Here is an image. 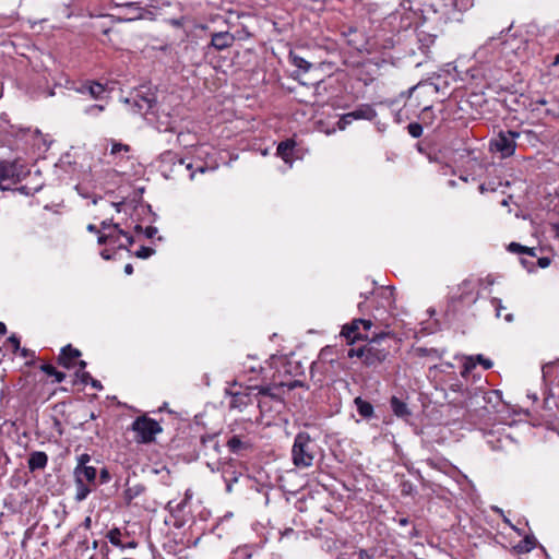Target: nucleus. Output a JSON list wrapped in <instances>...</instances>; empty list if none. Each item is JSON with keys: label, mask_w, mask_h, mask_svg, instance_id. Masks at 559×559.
Instances as JSON below:
<instances>
[{"label": "nucleus", "mask_w": 559, "mask_h": 559, "mask_svg": "<svg viewBox=\"0 0 559 559\" xmlns=\"http://www.w3.org/2000/svg\"><path fill=\"white\" fill-rule=\"evenodd\" d=\"M420 14L412 8L409 0H405L391 13H389L382 22V28L393 33L406 35L420 21Z\"/></svg>", "instance_id": "f257e3e1"}, {"label": "nucleus", "mask_w": 559, "mask_h": 559, "mask_svg": "<svg viewBox=\"0 0 559 559\" xmlns=\"http://www.w3.org/2000/svg\"><path fill=\"white\" fill-rule=\"evenodd\" d=\"M388 336L386 333H380L371 338H368L367 344L358 348H350L347 352L349 358L358 357L362 360V364L367 367H376L382 364L388 355L389 348L383 347L381 342Z\"/></svg>", "instance_id": "f03ea898"}, {"label": "nucleus", "mask_w": 559, "mask_h": 559, "mask_svg": "<svg viewBox=\"0 0 559 559\" xmlns=\"http://www.w3.org/2000/svg\"><path fill=\"white\" fill-rule=\"evenodd\" d=\"M314 440L308 432H298L295 436L292 448V460L296 467L306 468L313 464L314 460Z\"/></svg>", "instance_id": "7ed1b4c3"}, {"label": "nucleus", "mask_w": 559, "mask_h": 559, "mask_svg": "<svg viewBox=\"0 0 559 559\" xmlns=\"http://www.w3.org/2000/svg\"><path fill=\"white\" fill-rule=\"evenodd\" d=\"M404 41L407 51L415 55L417 51L428 57L430 47L436 41V35L427 32L423 26L415 25L408 34L404 35Z\"/></svg>", "instance_id": "20e7f679"}, {"label": "nucleus", "mask_w": 559, "mask_h": 559, "mask_svg": "<svg viewBox=\"0 0 559 559\" xmlns=\"http://www.w3.org/2000/svg\"><path fill=\"white\" fill-rule=\"evenodd\" d=\"M29 174V169L19 160L0 162V190H10Z\"/></svg>", "instance_id": "39448f33"}, {"label": "nucleus", "mask_w": 559, "mask_h": 559, "mask_svg": "<svg viewBox=\"0 0 559 559\" xmlns=\"http://www.w3.org/2000/svg\"><path fill=\"white\" fill-rule=\"evenodd\" d=\"M131 429L136 433L135 440L139 443L153 442L156 435L163 431L159 423L147 416L138 417L132 423Z\"/></svg>", "instance_id": "423d86ee"}, {"label": "nucleus", "mask_w": 559, "mask_h": 559, "mask_svg": "<svg viewBox=\"0 0 559 559\" xmlns=\"http://www.w3.org/2000/svg\"><path fill=\"white\" fill-rule=\"evenodd\" d=\"M484 281L481 278H466L459 286L457 292L452 296L453 301H459L463 305H473L479 297V289Z\"/></svg>", "instance_id": "0eeeda50"}, {"label": "nucleus", "mask_w": 559, "mask_h": 559, "mask_svg": "<svg viewBox=\"0 0 559 559\" xmlns=\"http://www.w3.org/2000/svg\"><path fill=\"white\" fill-rule=\"evenodd\" d=\"M520 133L516 131H501L490 142V151L499 153L501 158L512 156L516 148V139Z\"/></svg>", "instance_id": "6e6552de"}, {"label": "nucleus", "mask_w": 559, "mask_h": 559, "mask_svg": "<svg viewBox=\"0 0 559 559\" xmlns=\"http://www.w3.org/2000/svg\"><path fill=\"white\" fill-rule=\"evenodd\" d=\"M473 5L474 0H438L431 8L441 16L451 19L455 12H465Z\"/></svg>", "instance_id": "1a4fd4ad"}, {"label": "nucleus", "mask_w": 559, "mask_h": 559, "mask_svg": "<svg viewBox=\"0 0 559 559\" xmlns=\"http://www.w3.org/2000/svg\"><path fill=\"white\" fill-rule=\"evenodd\" d=\"M361 326L365 332H368L372 326V322L365 319H354L352 322L343 325L341 336H343L348 344H354L359 340H368L369 336L360 332Z\"/></svg>", "instance_id": "9d476101"}, {"label": "nucleus", "mask_w": 559, "mask_h": 559, "mask_svg": "<svg viewBox=\"0 0 559 559\" xmlns=\"http://www.w3.org/2000/svg\"><path fill=\"white\" fill-rule=\"evenodd\" d=\"M226 447L233 454L245 455L248 451L252 450L253 441L249 433L233 430L226 441Z\"/></svg>", "instance_id": "9b49d317"}, {"label": "nucleus", "mask_w": 559, "mask_h": 559, "mask_svg": "<svg viewBox=\"0 0 559 559\" xmlns=\"http://www.w3.org/2000/svg\"><path fill=\"white\" fill-rule=\"evenodd\" d=\"M237 386L236 383L233 384L230 389L226 390V393L230 395L229 406L230 408L242 411L247 405L252 403V399L248 389L243 391L234 390Z\"/></svg>", "instance_id": "f8f14e48"}, {"label": "nucleus", "mask_w": 559, "mask_h": 559, "mask_svg": "<svg viewBox=\"0 0 559 559\" xmlns=\"http://www.w3.org/2000/svg\"><path fill=\"white\" fill-rule=\"evenodd\" d=\"M235 36L229 32H216L211 34V41L207 48H213L217 51L225 50L231 47L235 43Z\"/></svg>", "instance_id": "ddd939ff"}, {"label": "nucleus", "mask_w": 559, "mask_h": 559, "mask_svg": "<svg viewBox=\"0 0 559 559\" xmlns=\"http://www.w3.org/2000/svg\"><path fill=\"white\" fill-rule=\"evenodd\" d=\"M80 356L81 352L69 344L61 348V352L58 357V362L62 367L71 369L75 366V361Z\"/></svg>", "instance_id": "4468645a"}, {"label": "nucleus", "mask_w": 559, "mask_h": 559, "mask_svg": "<svg viewBox=\"0 0 559 559\" xmlns=\"http://www.w3.org/2000/svg\"><path fill=\"white\" fill-rule=\"evenodd\" d=\"M377 117V111L373 105L360 104L353 111L347 112V118L354 120H373Z\"/></svg>", "instance_id": "2eb2a0df"}, {"label": "nucleus", "mask_w": 559, "mask_h": 559, "mask_svg": "<svg viewBox=\"0 0 559 559\" xmlns=\"http://www.w3.org/2000/svg\"><path fill=\"white\" fill-rule=\"evenodd\" d=\"M127 103H132V106L135 108V111L142 115H147L150 111L153 112V109L155 107L153 98L141 96L139 94L134 95L131 99H127Z\"/></svg>", "instance_id": "dca6fc26"}, {"label": "nucleus", "mask_w": 559, "mask_h": 559, "mask_svg": "<svg viewBox=\"0 0 559 559\" xmlns=\"http://www.w3.org/2000/svg\"><path fill=\"white\" fill-rule=\"evenodd\" d=\"M476 361L479 362L486 370L490 369L493 365L490 359L485 358L481 354L469 356L465 359L461 374L465 377L472 369L476 367Z\"/></svg>", "instance_id": "f3484780"}, {"label": "nucleus", "mask_w": 559, "mask_h": 559, "mask_svg": "<svg viewBox=\"0 0 559 559\" xmlns=\"http://www.w3.org/2000/svg\"><path fill=\"white\" fill-rule=\"evenodd\" d=\"M176 127V119L165 110L160 112L157 111L156 115V129L159 132H169L174 131Z\"/></svg>", "instance_id": "a211bd4d"}, {"label": "nucleus", "mask_w": 559, "mask_h": 559, "mask_svg": "<svg viewBox=\"0 0 559 559\" xmlns=\"http://www.w3.org/2000/svg\"><path fill=\"white\" fill-rule=\"evenodd\" d=\"M296 146L294 140L282 141L276 148V155L292 166L293 154Z\"/></svg>", "instance_id": "6ab92c4d"}, {"label": "nucleus", "mask_w": 559, "mask_h": 559, "mask_svg": "<svg viewBox=\"0 0 559 559\" xmlns=\"http://www.w3.org/2000/svg\"><path fill=\"white\" fill-rule=\"evenodd\" d=\"M159 163H160V167L164 168L163 174L167 178L168 176L165 173L168 169V166L176 165V164L183 165L185 159L178 157V155L171 151H165L159 156Z\"/></svg>", "instance_id": "aec40b11"}, {"label": "nucleus", "mask_w": 559, "mask_h": 559, "mask_svg": "<svg viewBox=\"0 0 559 559\" xmlns=\"http://www.w3.org/2000/svg\"><path fill=\"white\" fill-rule=\"evenodd\" d=\"M48 463V456L43 451H35L29 454L28 468L33 472L36 469L45 468Z\"/></svg>", "instance_id": "412c9836"}, {"label": "nucleus", "mask_w": 559, "mask_h": 559, "mask_svg": "<svg viewBox=\"0 0 559 559\" xmlns=\"http://www.w3.org/2000/svg\"><path fill=\"white\" fill-rule=\"evenodd\" d=\"M217 471L222 472V477L226 483V491L231 492L234 483H237L238 480L236 471H234L231 466L226 463L222 464L221 467H217Z\"/></svg>", "instance_id": "4be33fe9"}, {"label": "nucleus", "mask_w": 559, "mask_h": 559, "mask_svg": "<svg viewBox=\"0 0 559 559\" xmlns=\"http://www.w3.org/2000/svg\"><path fill=\"white\" fill-rule=\"evenodd\" d=\"M120 537H121V532L118 527H114L107 533V538H108L109 543L116 547H119L120 549L135 548L138 546V543L134 540L123 544V543H121Z\"/></svg>", "instance_id": "5701e85b"}, {"label": "nucleus", "mask_w": 559, "mask_h": 559, "mask_svg": "<svg viewBox=\"0 0 559 559\" xmlns=\"http://www.w3.org/2000/svg\"><path fill=\"white\" fill-rule=\"evenodd\" d=\"M354 404L357 408V412L358 414L365 418V419H370L373 417L374 415V408L372 406V404L366 400H364L362 397L360 396H357L355 400H354Z\"/></svg>", "instance_id": "b1692460"}, {"label": "nucleus", "mask_w": 559, "mask_h": 559, "mask_svg": "<svg viewBox=\"0 0 559 559\" xmlns=\"http://www.w3.org/2000/svg\"><path fill=\"white\" fill-rule=\"evenodd\" d=\"M390 406H391L393 414L396 417L405 418V417L411 416V411H409L407 404L396 396L391 397Z\"/></svg>", "instance_id": "393cba45"}, {"label": "nucleus", "mask_w": 559, "mask_h": 559, "mask_svg": "<svg viewBox=\"0 0 559 559\" xmlns=\"http://www.w3.org/2000/svg\"><path fill=\"white\" fill-rule=\"evenodd\" d=\"M110 235H112V238L108 239L109 246L112 249H127V245L121 240L123 238V235H126V231L122 230L119 225H115L111 227V230L108 231Z\"/></svg>", "instance_id": "a878e982"}, {"label": "nucleus", "mask_w": 559, "mask_h": 559, "mask_svg": "<svg viewBox=\"0 0 559 559\" xmlns=\"http://www.w3.org/2000/svg\"><path fill=\"white\" fill-rule=\"evenodd\" d=\"M81 93H87L92 98L99 99L105 93V86L98 82H88L80 90Z\"/></svg>", "instance_id": "bb28decb"}, {"label": "nucleus", "mask_w": 559, "mask_h": 559, "mask_svg": "<svg viewBox=\"0 0 559 559\" xmlns=\"http://www.w3.org/2000/svg\"><path fill=\"white\" fill-rule=\"evenodd\" d=\"M97 475V471L94 466H76L74 469V477L82 481H94Z\"/></svg>", "instance_id": "cd10ccee"}, {"label": "nucleus", "mask_w": 559, "mask_h": 559, "mask_svg": "<svg viewBox=\"0 0 559 559\" xmlns=\"http://www.w3.org/2000/svg\"><path fill=\"white\" fill-rule=\"evenodd\" d=\"M145 491V486L142 484H134L132 486H128V488L123 491V499L127 506H130L132 501L141 496Z\"/></svg>", "instance_id": "c85d7f7f"}, {"label": "nucleus", "mask_w": 559, "mask_h": 559, "mask_svg": "<svg viewBox=\"0 0 559 559\" xmlns=\"http://www.w3.org/2000/svg\"><path fill=\"white\" fill-rule=\"evenodd\" d=\"M358 31L355 26H347L342 29V35L347 39V44L353 48L360 50V43L356 39Z\"/></svg>", "instance_id": "c756f323"}, {"label": "nucleus", "mask_w": 559, "mask_h": 559, "mask_svg": "<svg viewBox=\"0 0 559 559\" xmlns=\"http://www.w3.org/2000/svg\"><path fill=\"white\" fill-rule=\"evenodd\" d=\"M202 451L207 454V450L213 449L216 453H219V443L215 435L203 436L201 438Z\"/></svg>", "instance_id": "7c9ffc66"}, {"label": "nucleus", "mask_w": 559, "mask_h": 559, "mask_svg": "<svg viewBox=\"0 0 559 559\" xmlns=\"http://www.w3.org/2000/svg\"><path fill=\"white\" fill-rule=\"evenodd\" d=\"M255 389H258V394L263 397H271L278 402L281 401L280 394L275 392V391L282 389V386H280V383L274 384V385L255 386Z\"/></svg>", "instance_id": "2f4dec72"}, {"label": "nucleus", "mask_w": 559, "mask_h": 559, "mask_svg": "<svg viewBox=\"0 0 559 559\" xmlns=\"http://www.w3.org/2000/svg\"><path fill=\"white\" fill-rule=\"evenodd\" d=\"M91 492V488L81 479L75 478V496L74 499L79 502L85 500Z\"/></svg>", "instance_id": "473e14b6"}, {"label": "nucleus", "mask_w": 559, "mask_h": 559, "mask_svg": "<svg viewBox=\"0 0 559 559\" xmlns=\"http://www.w3.org/2000/svg\"><path fill=\"white\" fill-rule=\"evenodd\" d=\"M40 370L45 372L46 374L53 377L55 382L60 383L66 379V373L57 370L52 365L50 364H44L40 366Z\"/></svg>", "instance_id": "72a5a7b5"}, {"label": "nucleus", "mask_w": 559, "mask_h": 559, "mask_svg": "<svg viewBox=\"0 0 559 559\" xmlns=\"http://www.w3.org/2000/svg\"><path fill=\"white\" fill-rule=\"evenodd\" d=\"M542 115L545 117L557 118L559 117V102L556 98H550V103L543 107Z\"/></svg>", "instance_id": "f704fd0d"}, {"label": "nucleus", "mask_w": 559, "mask_h": 559, "mask_svg": "<svg viewBox=\"0 0 559 559\" xmlns=\"http://www.w3.org/2000/svg\"><path fill=\"white\" fill-rule=\"evenodd\" d=\"M415 353L419 357H433V358H442L444 350H439L437 348H426V347H417Z\"/></svg>", "instance_id": "c9c22d12"}, {"label": "nucleus", "mask_w": 559, "mask_h": 559, "mask_svg": "<svg viewBox=\"0 0 559 559\" xmlns=\"http://www.w3.org/2000/svg\"><path fill=\"white\" fill-rule=\"evenodd\" d=\"M289 59L295 67L302 70L304 72L309 71L311 68V63L309 61L293 52L289 53Z\"/></svg>", "instance_id": "e433bc0d"}, {"label": "nucleus", "mask_w": 559, "mask_h": 559, "mask_svg": "<svg viewBox=\"0 0 559 559\" xmlns=\"http://www.w3.org/2000/svg\"><path fill=\"white\" fill-rule=\"evenodd\" d=\"M119 5L126 8L129 11V20H136L142 17V8H140L135 3L127 2Z\"/></svg>", "instance_id": "4c0bfd02"}, {"label": "nucleus", "mask_w": 559, "mask_h": 559, "mask_svg": "<svg viewBox=\"0 0 559 559\" xmlns=\"http://www.w3.org/2000/svg\"><path fill=\"white\" fill-rule=\"evenodd\" d=\"M549 103L550 99H547L545 97L532 98L528 107L531 108L532 111H538L539 115H542L543 107L547 106Z\"/></svg>", "instance_id": "58836bf2"}, {"label": "nucleus", "mask_w": 559, "mask_h": 559, "mask_svg": "<svg viewBox=\"0 0 559 559\" xmlns=\"http://www.w3.org/2000/svg\"><path fill=\"white\" fill-rule=\"evenodd\" d=\"M535 547L534 538L526 536L519 543L516 549L519 552H530Z\"/></svg>", "instance_id": "ea45409f"}, {"label": "nucleus", "mask_w": 559, "mask_h": 559, "mask_svg": "<svg viewBox=\"0 0 559 559\" xmlns=\"http://www.w3.org/2000/svg\"><path fill=\"white\" fill-rule=\"evenodd\" d=\"M485 437L487 438V443L490 445L492 450H500L502 448L501 439L500 437L495 439V432L488 431L485 433Z\"/></svg>", "instance_id": "a19ab883"}, {"label": "nucleus", "mask_w": 559, "mask_h": 559, "mask_svg": "<svg viewBox=\"0 0 559 559\" xmlns=\"http://www.w3.org/2000/svg\"><path fill=\"white\" fill-rule=\"evenodd\" d=\"M104 110H105L104 105L95 104V105H90V106L85 107L83 111L87 116L97 117Z\"/></svg>", "instance_id": "79ce46f5"}, {"label": "nucleus", "mask_w": 559, "mask_h": 559, "mask_svg": "<svg viewBox=\"0 0 559 559\" xmlns=\"http://www.w3.org/2000/svg\"><path fill=\"white\" fill-rule=\"evenodd\" d=\"M408 133L412 138L417 139L423 134V126L417 122H412L407 126Z\"/></svg>", "instance_id": "37998d69"}, {"label": "nucleus", "mask_w": 559, "mask_h": 559, "mask_svg": "<svg viewBox=\"0 0 559 559\" xmlns=\"http://www.w3.org/2000/svg\"><path fill=\"white\" fill-rule=\"evenodd\" d=\"M155 253V250L151 247L142 246L135 251V257L140 259H147Z\"/></svg>", "instance_id": "c03bdc74"}, {"label": "nucleus", "mask_w": 559, "mask_h": 559, "mask_svg": "<svg viewBox=\"0 0 559 559\" xmlns=\"http://www.w3.org/2000/svg\"><path fill=\"white\" fill-rule=\"evenodd\" d=\"M280 386L282 388H287V390H294L298 386H305V383L300 380H292V381H287V382H280Z\"/></svg>", "instance_id": "a18cd8bd"}, {"label": "nucleus", "mask_w": 559, "mask_h": 559, "mask_svg": "<svg viewBox=\"0 0 559 559\" xmlns=\"http://www.w3.org/2000/svg\"><path fill=\"white\" fill-rule=\"evenodd\" d=\"M420 120L424 122V123H431L432 122V118H431V106H426L424 107L421 114H420Z\"/></svg>", "instance_id": "49530a36"}, {"label": "nucleus", "mask_w": 559, "mask_h": 559, "mask_svg": "<svg viewBox=\"0 0 559 559\" xmlns=\"http://www.w3.org/2000/svg\"><path fill=\"white\" fill-rule=\"evenodd\" d=\"M348 559H372L367 550L360 549L348 555Z\"/></svg>", "instance_id": "de8ad7c7"}, {"label": "nucleus", "mask_w": 559, "mask_h": 559, "mask_svg": "<svg viewBox=\"0 0 559 559\" xmlns=\"http://www.w3.org/2000/svg\"><path fill=\"white\" fill-rule=\"evenodd\" d=\"M508 249L510 252L513 253H524V251L528 250V247L522 246L518 242H511Z\"/></svg>", "instance_id": "09e8293b"}, {"label": "nucleus", "mask_w": 559, "mask_h": 559, "mask_svg": "<svg viewBox=\"0 0 559 559\" xmlns=\"http://www.w3.org/2000/svg\"><path fill=\"white\" fill-rule=\"evenodd\" d=\"M129 152L130 147L127 144L122 143H112L110 153L111 154H118L120 152Z\"/></svg>", "instance_id": "8fccbe9b"}, {"label": "nucleus", "mask_w": 559, "mask_h": 559, "mask_svg": "<svg viewBox=\"0 0 559 559\" xmlns=\"http://www.w3.org/2000/svg\"><path fill=\"white\" fill-rule=\"evenodd\" d=\"M97 235H98V237H97L98 245H107V246H109L108 239L112 238V235H110L107 231H105V233L104 231H99Z\"/></svg>", "instance_id": "3c124183"}, {"label": "nucleus", "mask_w": 559, "mask_h": 559, "mask_svg": "<svg viewBox=\"0 0 559 559\" xmlns=\"http://www.w3.org/2000/svg\"><path fill=\"white\" fill-rule=\"evenodd\" d=\"M76 377L79 378L80 382L82 384H88L91 382V380L93 379V377L91 376L90 372L87 371H81V372H78L76 373Z\"/></svg>", "instance_id": "603ef678"}, {"label": "nucleus", "mask_w": 559, "mask_h": 559, "mask_svg": "<svg viewBox=\"0 0 559 559\" xmlns=\"http://www.w3.org/2000/svg\"><path fill=\"white\" fill-rule=\"evenodd\" d=\"M8 342L12 345L14 353H17L20 350V338L17 335L12 334L11 336H9Z\"/></svg>", "instance_id": "864d4df0"}, {"label": "nucleus", "mask_w": 559, "mask_h": 559, "mask_svg": "<svg viewBox=\"0 0 559 559\" xmlns=\"http://www.w3.org/2000/svg\"><path fill=\"white\" fill-rule=\"evenodd\" d=\"M491 305L495 307L496 309V316L497 317H500V311L501 309H503V306H502V302H501V299L499 298H492L491 299Z\"/></svg>", "instance_id": "5fc2aeb1"}, {"label": "nucleus", "mask_w": 559, "mask_h": 559, "mask_svg": "<svg viewBox=\"0 0 559 559\" xmlns=\"http://www.w3.org/2000/svg\"><path fill=\"white\" fill-rule=\"evenodd\" d=\"M116 224L111 222V219H105L100 223V231H110L111 227H114Z\"/></svg>", "instance_id": "6e6d98bb"}, {"label": "nucleus", "mask_w": 559, "mask_h": 559, "mask_svg": "<svg viewBox=\"0 0 559 559\" xmlns=\"http://www.w3.org/2000/svg\"><path fill=\"white\" fill-rule=\"evenodd\" d=\"M352 121H354V119H353V118H347V112H346V114H344V115L341 117L340 121H338V127H340V129H345V127H346L347 124L352 123Z\"/></svg>", "instance_id": "4d7b16f0"}, {"label": "nucleus", "mask_w": 559, "mask_h": 559, "mask_svg": "<svg viewBox=\"0 0 559 559\" xmlns=\"http://www.w3.org/2000/svg\"><path fill=\"white\" fill-rule=\"evenodd\" d=\"M452 367H453V365L451 362H443V364L435 365V366L430 367V371H432V370L445 371L447 369L452 368Z\"/></svg>", "instance_id": "13d9d810"}, {"label": "nucleus", "mask_w": 559, "mask_h": 559, "mask_svg": "<svg viewBox=\"0 0 559 559\" xmlns=\"http://www.w3.org/2000/svg\"><path fill=\"white\" fill-rule=\"evenodd\" d=\"M91 461V456L86 453H83L81 454L79 457H78V466H87L86 464Z\"/></svg>", "instance_id": "bf43d9fd"}, {"label": "nucleus", "mask_w": 559, "mask_h": 559, "mask_svg": "<svg viewBox=\"0 0 559 559\" xmlns=\"http://www.w3.org/2000/svg\"><path fill=\"white\" fill-rule=\"evenodd\" d=\"M550 259L548 257H543L537 260V264L540 269L548 267L550 265Z\"/></svg>", "instance_id": "052dcab7"}, {"label": "nucleus", "mask_w": 559, "mask_h": 559, "mask_svg": "<svg viewBox=\"0 0 559 559\" xmlns=\"http://www.w3.org/2000/svg\"><path fill=\"white\" fill-rule=\"evenodd\" d=\"M500 394H501V393H500V391H498V390H492V391L487 392L484 399H485L486 401H488V402H491L492 396H496V397H498V399H499V397H500Z\"/></svg>", "instance_id": "680f3d73"}, {"label": "nucleus", "mask_w": 559, "mask_h": 559, "mask_svg": "<svg viewBox=\"0 0 559 559\" xmlns=\"http://www.w3.org/2000/svg\"><path fill=\"white\" fill-rule=\"evenodd\" d=\"M157 233V228L154 226H148L145 228L144 234L147 238H153Z\"/></svg>", "instance_id": "e2e57ef3"}, {"label": "nucleus", "mask_w": 559, "mask_h": 559, "mask_svg": "<svg viewBox=\"0 0 559 559\" xmlns=\"http://www.w3.org/2000/svg\"><path fill=\"white\" fill-rule=\"evenodd\" d=\"M123 238L126 239L124 245H127V249L129 250V247L133 245L134 238L132 235L126 231V235H123Z\"/></svg>", "instance_id": "0e129e2a"}, {"label": "nucleus", "mask_w": 559, "mask_h": 559, "mask_svg": "<svg viewBox=\"0 0 559 559\" xmlns=\"http://www.w3.org/2000/svg\"><path fill=\"white\" fill-rule=\"evenodd\" d=\"M100 257L104 260H111L114 258V254L110 252V250L108 248H106L100 251Z\"/></svg>", "instance_id": "69168bd1"}, {"label": "nucleus", "mask_w": 559, "mask_h": 559, "mask_svg": "<svg viewBox=\"0 0 559 559\" xmlns=\"http://www.w3.org/2000/svg\"><path fill=\"white\" fill-rule=\"evenodd\" d=\"M90 384H91L94 389H96V390H102V389H103V385H102V383H100V381H99V380L92 379V380H91V382H90Z\"/></svg>", "instance_id": "338daca9"}, {"label": "nucleus", "mask_w": 559, "mask_h": 559, "mask_svg": "<svg viewBox=\"0 0 559 559\" xmlns=\"http://www.w3.org/2000/svg\"><path fill=\"white\" fill-rule=\"evenodd\" d=\"M551 233L555 237L559 238V223H555L551 225Z\"/></svg>", "instance_id": "774afa93"}]
</instances>
